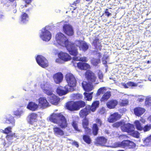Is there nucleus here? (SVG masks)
I'll return each instance as SVG.
<instances>
[{"instance_id":"f257e3e1","label":"nucleus","mask_w":151,"mask_h":151,"mask_svg":"<svg viewBox=\"0 0 151 151\" xmlns=\"http://www.w3.org/2000/svg\"><path fill=\"white\" fill-rule=\"evenodd\" d=\"M55 39L58 45L65 47L70 55H75L77 54V50L75 44L69 42L68 39L63 33H58L56 35Z\"/></svg>"},{"instance_id":"f03ea898","label":"nucleus","mask_w":151,"mask_h":151,"mask_svg":"<svg viewBox=\"0 0 151 151\" xmlns=\"http://www.w3.org/2000/svg\"><path fill=\"white\" fill-rule=\"evenodd\" d=\"M65 78L68 85L65 87V90L61 86L58 87L56 90L57 93L60 96L65 95L68 92L73 91L74 90V87L76 85V81L73 74L71 73H68L66 75Z\"/></svg>"},{"instance_id":"7ed1b4c3","label":"nucleus","mask_w":151,"mask_h":151,"mask_svg":"<svg viewBox=\"0 0 151 151\" xmlns=\"http://www.w3.org/2000/svg\"><path fill=\"white\" fill-rule=\"evenodd\" d=\"M49 119L51 122L58 124L62 128H65L67 127L66 119L61 113L52 114Z\"/></svg>"},{"instance_id":"20e7f679","label":"nucleus","mask_w":151,"mask_h":151,"mask_svg":"<svg viewBox=\"0 0 151 151\" xmlns=\"http://www.w3.org/2000/svg\"><path fill=\"white\" fill-rule=\"evenodd\" d=\"M99 104L100 103L99 101H96L93 103L91 106H86L85 108L81 111L79 113L80 116L82 118H86L91 111L92 112L95 111L99 107Z\"/></svg>"},{"instance_id":"39448f33","label":"nucleus","mask_w":151,"mask_h":151,"mask_svg":"<svg viewBox=\"0 0 151 151\" xmlns=\"http://www.w3.org/2000/svg\"><path fill=\"white\" fill-rule=\"evenodd\" d=\"M85 105V103L82 101L76 102L71 101L67 103L66 106L68 109L74 111L78 110L80 108L84 107Z\"/></svg>"},{"instance_id":"423d86ee","label":"nucleus","mask_w":151,"mask_h":151,"mask_svg":"<svg viewBox=\"0 0 151 151\" xmlns=\"http://www.w3.org/2000/svg\"><path fill=\"white\" fill-rule=\"evenodd\" d=\"M113 145L114 147H127L133 149H134L136 147V145L134 142L129 140H124L122 142H116Z\"/></svg>"},{"instance_id":"0eeeda50","label":"nucleus","mask_w":151,"mask_h":151,"mask_svg":"<svg viewBox=\"0 0 151 151\" xmlns=\"http://www.w3.org/2000/svg\"><path fill=\"white\" fill-rule=\"evenodd\" d=\"M48 27H45L40 30V38L43 41H48L51 39V35L48 30Z\"/></svg>"},{"instance_id":"6e6552de","label":"nucleus","mask_w":151,"mask_h":151,"mask_svg":"<svg viewBox=\"0 0 151 151\" xmlns=\"http://www.w3.org/2000/svg\"><path fill=\"white\" fill-rule=\"evenodd\" d=\"M37 114L34 113L30 114L28 116V122L29 124L31 125V127L33 129H35V127L37 126Z\"/></svg>"},{"instance_id":"1a4fd4ad","label":"nucleus","mask_w":151,"mask_h":151,"mask_svg":"<svg viewBox=\"0 0 151 151\" xmlns=\"http://www.w3.org/2000/svg\"><path fill=\"white\" fill-rule=\"evenodd\" d=\"M1 120L2 123L12 124V127L15 125V120L14 117L10 115L4 116L1 118Z\"/></svg>"},{"instance_id":"9d476101","label":"nucleus","mask_w":151,"mask_h":151,"mask_svg":"<svg viewBox=\"0 0 151 151\" xmlns=\"http://www.w3.org/2000/svg\"><path fill=\"white\" fill-rule=\"evenodd\" d=\"M36 61L38 65L42 68H45L48 66V62L47 59L42 55H37L36 58Z\"/></svg>"},{"instance_id":"9b49d317","label":"nucleus","mask_w":151,"mask_h":151,"mask_svg":"<svg viewBox=\"0 0 151 151\" xmlns=\"http://www.w3.org/2000/svg\"><path fill=\"white\" fill-rule=\"evenodd\" d=\"M40 86L47 94H51L52 93V90L51 89V85L49 82L44 81L41 84Z\"/></svg>"},{"instance_id":"f8f14e48","label":"nucleus","mask_w":151,"mask_h":151,"mask_svg":"<svg viewBox=\"0 0 151 151\" xmlns=\"http://www.w3.org/2000/svg\"><path fill=\"white\" fill-rule=\"evenodd\" d=\"M75 47H79L83 51H86L88 48V46L87 44L84 41L77 40L75 42Z\"/></svg>"},{"instance_id":"ddd939ff","label":"nucleus","mask_w":151,"mask_h":151,"mask_svg":"<svg viewBox=\"0 0 151 151\" xmlns=\"http://www.w3.org/2000/svg\"><path fill=\"white\" fill-rule=\"evenodd\" d=\"M121 129L122 131L129 133L134 129V125L129 123L124 124L121 126Z\"/></svg>"},{"instance_id":"4468645a","label":"nucleus","mask_w":151,"mask_h":151,"mask_svg":"<svg viewBox=\"0 0 151 151\" xmlns=\"http://www.w3.org/2000/svg\"><path fill=\"white\" fill-rule=\"evenodd\" d=\"M47 95L48 96V100L51 103L54 105H57L58 104L60 99L53 93L52 91L51 94H47Z\"/></svg>"},{"instance_id":"2eb2a0df","label":"nucleus","mask_w":151,"mask_h":151,"mask_svg":"<svg viewBox=\"0 0 151 151\" xmlns=\"http://www.w3.org/2000/svg\"><path fill=\"white\" fill-rule=\"evenodd\" d=\"M64 32L69 36H72L74 34L73 29L72 26L69 24H65L63 27Z\"/></svg>"},{"instance_id":"dca6fc26","label":"nucleus","mask_w":151,"mask_h":151,"mask_svg":"<svg viewBox=\"0 0 151 151\" xmlns=\"http://www.w3.org/2000/svg\"><path fill=\"white\" fill-rule=\"evenodd\" d=\"M86 76L90 83H95L96 77L95 76L94 74L91 71L87 70L86 73Z\"/></svg>"},{"instance_id":"f3484780","label":"nucleus","mask_w":151,"mask_h":151,"mask_svg":"<svg viewBox=\"0 0 151 151\" xmlns=\"http://www.w3.org/2000/svg\"><path fill=\"white\" fill-rule=\"evenodd\" d=\"M53 78L55 83L57 84H58L61 82L63 79V75L61 73L58 72L53 75Z\"/></svg>"},{"instance_id":"a211bd4d","label":"nucleus","mask_w":151,"mask_h":151,"mask_svg":"<svg viewBox=\"0 0 151 151\" xmlns=\"http://www.w3.org/2000/svg\"><path fill=\"white\" fill-rule=\"evenodd\" d=\"M120 117V114L117 112H115L110 115L108 118V121L109 122L113 123L119 119Z\"/></svg>"},{"instance_id":"6ab92c4d","label":"nucleus","mask_w":151,"mask_h":151,"mask_svg":"<svg viewBox=\"0 0 151 151\" xmlns=\"http://www.w3.org/2000/svg\"><path fill=\"white\" fill-rule=\"evenodd\" d=\"M58 56L61 59L65 61L69 60L71 58L69 54L62 52L59 53Z\"/></svg>"},{"instance_id":"aec40b11","label":"nucleus","mask_w":151,"mask_h":151,"mask_svg":"<svg viewBox=\"0 0 151 151\" xmlns=\"http://www.w3.org/2000/svg\"><path fill=\"white\" fill-rule=\"evenodd\" d=\"M29 19L28 14L24 12L22 13L20 17V23L21 24H26L27 23Z\"/></svg>"},{"instance_id":"412c9836","label":"nucleus","mask_w":151,"mask_h":151,"mask_svg":"<svg viewBox=\"0 0 151 151\" xmlns=\"http://www.w3.org/2000/svg\"><path fill=\"white\" fill-rule=\"evenodd\" d=\"M49 103L45 98H40L39 99V105L43 108L48 106Z\"/></svg>"},{"instance_id":"4be33fe9","label":"nucleus","mask_w":151,"mask_h":151,"mask_svg":"<svg viewBox=\"0 0 151 151\" xmlns=\"http://www.w3.org/2000/svg\"><path fill=\"white\" fill-rule=\"evenodd\" d=\"M82 86L83 89L86 91H90L93 89L92 86L86 81H83L82 83Z\"/></svg>"},{"instance_id":"5701e85b","label":"nucleus","mask_w":151,"mask_h":151,"mask_svg":"<svg viewBox=\"0 0 151 151\" xmlns=\"http://www.w3.org/2000/svg\"><path fill=\"white\" fill-rule=\"evenodd\" d=\"M118 102L115 100H111L106 103L107 107L110 109H114L118 104Z\"/></svg>"},{"instance_id":"b1692460","label":"nucleus","mask_w":151,"mask_h":151,"mask_svg":"<svg viewBox=\"0 0 151 151\" xmlns=\"http://www.w3.org/2000/svg\"><path fill=\"white\" fill-rule=\"evenodd\" d=\"M38 107V105L33 102H29L27 105V109L32 111L36 110Z\"/></svg>"},{"instance_id":"393cba45","label":"nucleus","mask_w":151,"mask_h":151,"mask_svg":"<svg viewBox=\"0 0 151 151\" xmlns=\"http://www.w3.org/2000/svg\"><path fill=\"white\" fill-rule=\"evenodd\" d=\"M77 66L80 69L86 70L90 68V65L86 63L79 62L77 63Z\"/></svg>"},{"instance_id":"a878e982","label":"nucleus","mask_w":151,"mask_h":151,"mask_svg":"<svg viewBox=\"0 0 151 151\" xmlns=\"http://www.w3.org/2000/svg\"><path fill=\"white\" fill-rule=\"evenodd\" d=\"M145 111V109L141 107H137L134 109V112L135 114L138 116L142 115Z\"/></svg>"},{"instance_id":"bb28decb","label":"nucleus","mask_w":151,"mask_h":151,"mask_svg":"<svg viewBox=\"0 0 151 151\" xmlns=\"http://www.w3.org/2000/svg\"><path fill=\"white\" fill-rule=\"evenodd\" d=\"M55 134L58 137L64 134L63 131L58 127H55L53 128Z\"/></svg>"},{"instance_id":"cd10ccee","label":"nucleus","mask_w":151,"mask_h":151,"mask_svg":"<svg viewBox=\"0 0 151 151\" xmlns=\"http://www.w3.org/2000/svg\"><path fill=\"white\" fill-rule=\"evenodd\" d=\"M77 50V49L76 48ZM77 54L75 55H73L74 56L73 57V63H75L74 62L76 61H80L82 62H86L88 59L86 57H77L76 56L78 54V51H77Z\"/></svg>"},{"instance_id":"c85d7f7f","label":"nucleus","mask_w":151,"mask_h":151,"mask_svg":"<svg viewBox=\"0 0 151 151\" xmlns=\"http://www.w3.org/2000/svg\"><path fill=\"white\" fill-rule=\"evenodd\" d=\"M107 140L104 137H101L96 139V143L101 145H104L106 143Z\"/></svg>"},{"instance_id":"c756f323","label":"nucleus","mask_w":151,"mask_h":151,"mask_svg":"<svg viewBox=\"0 0 151 151\" xmlns=\"http://www.w3.org/2000/svg\"><path fill=\"white\" fill-rule=\"evenodd\" d=\"M111 95V93L110 91H107L102 96L101 99V101H107L109 99Z\"/></svg>"},{"instance_id":"7c9ffc66","label":"nucleus","mask_w":151,"mask_h":151,"mask_svg":"<svg viewBox=\"0 0 151 151\" xmlns=\"http://www.w3.org/2000/svg\"><path fill=\"white\" fill-rule=\"evenodd\" d=\"M92 45H93L95 48L97 49L101 48V44L98 38H95V39L93 41Z\"/></svg>"},{"instance_id":"2f4dec72","label":"nucleus","mask_w":151,"mask_h":151,"mask_svg":"<svg viewBox=\"0 0 151 151\" xmlns=\"http://www.w3.org/2000/svg\"><path fill=\"white\" fill-rule=\"evenodd\" d=\"M6 137L8 141L11 143L13 142V140L14 139L17 138V136L15 135V133H14V134H8Z\"/></svg>"},{"instance_id":"473e14b6","label":"nucleus","mask_w":151,"mask_h":151,"mask_svg":"<svg viewBox=\"0 0 151 151\" xmlns=\"http://www.w3.org/2000/svg\"><path fill=\"white\" fill-rule=\"evenodd\" d=\"M144 144L146 146L151 145V135L143 140Z\"/></svg>"},{"instance_id":"72a5a7b5","label":"nucleus","mask_w":151,"mask_h":151,"mask_svg":"<svg viewBox=\"0 0 151 151\" xmlns=\"http://www.w3.org/2000/svg\"><path fill=\"white\" fill-rule=\"evenodd\" d=\"M134 124L137 129L140 131L142 130V127L141 124L138 120H136L134 122Z\"/></svg>"},{"instance_id":"f704fd0d","label":"nucleus","mask_w":151,"mask_h":151,"mask_svg":"<svg viewBox=\"0 0 151 151\" xmlns=\"http://www.w3.org/2000/svg\"><path fill=\"white\" fill-rule=\"evenodd\" d=\"M93 93L91 92L90 93H88L85 92L84 93V96L86 98V100L88 101H90L91 100L92 97Z\"/></svg>"},{"instance_id":"c9c22d12","label":"nucleus","mask_w":151,"mask_h":151,"mask_svg":"<svg viewBox=\"0 0 151 151\" xmlns=\"http://www.w3.org/2000/svg\"><path fill=\"white\" fill-rule=\"evenodd\" d=\"M99 129L97 124H93V134L96 135L98 133Z\"/></svg>"},{"instance_id":"e433bc0d","label":"nucleus","mask_w":151,"mask_h":151,"mask_svg":"<svg viewBox=\"0 0 151 151\" xmlns=\"http://www.w3.org/2000/svg\"><path fill=\"white\" fill-rule=\"evenodd\" d=\"M106 90V89L105 87L100 88L98 90L96 95L97 96L100 95L101 94H103Z\"/></svg>"},{"instance_id":"4c0bfd02","label":"nucleus","mask_w":151,"mask_h":151,"mask_svg":"<svg viewBox=\"0 0 151 151\" xmlns=\"http://www.w3.org/2000/svg\"><path fill=\"white\" fill-rule=\"evenodd\" d=\"M83 139L88 144L91 143V139L89 136L86 135H84L83 136Z\"/></svg>"},{"instance_id":"58836bf2","label":"nucleus","mask_w":151,"mask_h":151,"mask_svg":"<svg viewBox=\"0 0 151 151\" xmlns=\"http://www.w3.org/2000/svg\"><path fill=\"white\" fill-rule=\"evenodd\" d=\"M99 59L93 58L91 60V63L94 66H96L100 63Z\"/></svg>"},{"instance_id":"ea45409f","label":"nucleus","mask_w":151,"mask_h":151,"mask_svg":"<svg viewBox=\"0 0 151 151\" xmlns=\"http://www.w3.org/2000/svg\"><path fill=\"white\" fill-rule=\"evenodd\" d=\"M145 104L147 106H151V97L148 96L146 98Z\"/></svg>"},{"instance_id":"a19ab883","label":"nucleus","mask_w":151,"mask_h":151,"mask_svg":"<svg viewBox=\"0 0 151 151\" xmlns=\"http://www.w3.org/2000/svg\"><path fill=\"white\" fill-rule=\"evenodd\" d=\"M23 113V111L21 109H19L14 112V115L16 116H20Z\"/></svg>"},{"instance_id":"79ce46f5","label":"nucleus","mask_w":151,"mask_h":151,"mask_svg":"<svg viewBox=\"0 0 151 151\" xmlns=\"http://www.w3.org/2000/svg\"><path fill=\"white\" fill-rule=\"evenodd\" d=\"M151 129V124H147L145 125L144 127H142V130L144 132L149 131Z\"/></svg>"},{"instance_id":"37998d69","label":"nucleus","mask_w":151,"mask_h":151,"mask_svg":"<svg viewBox=\"0 0 151 151\" xmlns=\"http://www.w3.org/2000/svg\"><path fill=\"white\" fill-rule=\"evenodd\" d=\"M130 133L134 137L137 138L139 137V133L137 131H135L134 129Z\"/></svg>"},{"instance_id":"c03bdc74","label":"nucleus","mask_w":151,"mask_h":151,"mask_svg":"<svg viewBox=\"0 0 151 151\" xmlns=\"http://www.w3.org/2000/svg\"><path fill=\"white\" fill-rule=\"evenodd\" d=\"M73 98L74 99H79L82 98V95L80 93L74 94L73 95Z\"/></svg>"},{"instance_id":"a18cd8bd","label":"nucleus","mask_w":151,"mask_h":151,"mask_svg":"<svg viewBox=\"0 0 151 151\" xmlns=\"http://www.w3.org/2000/svg\"><path fill=\"white\" fill-rule=\"evenodd\" d=\"M72 125L75 129L79 132L80 131V130L78 129L76 122L73 121L72 122Z\"/></svg>"},{"instance_id":"49530a36","label":"nucleus","mask_w":151,"mask_h":151,"mask_svg":"<svg viewBox=\"0 0 151 151\" xmlns=\"http://www.w3.org/2000/svg\"><path fill=\"white\" fill-rule=\"evenodd\" d=\"M12 128L10 127H9L6 128L4 130L5 133L8 134L12 132Z\"/></svg>"},{"instance_id":"de8ad7c7","label":"nucleus","mask_w":151,"mask_h":151,"mask_svg":"<svg viewBox=\"0 0 151 151\" xmlns=\"http://www.w3.org/2000/svg\"><path fill=\"white\" fill-rule=\"evenodd\" d=\"M88 120L85 119L83 122V128H86L88 127Z\"/></svg>"},{"instance_id":"09e8293b","label":"nucleus","mask_w":151,"mask_h":151,"mask_svg":"<svg viewBox=\"0 0 151 151\" xmlns=\"http://www.w3.org/2000/svg\"><path fill=\"white\" fill-rule=\"evenodd\" d=\"M127 85L129 86H136L137 84L132 82H130L127 83Z\"/></svg>"},{"instance_id":"8fccbe9b","label":"nucleus","mask_w":151,"mask_h":151,"mask_svg":"<svg viewBox=\"0 0 151 151\" xmlns=\"http://www.w3.org/2000/svg\"><path fill=\"white\" fill-rule=\"evenodd\" d=\"M98 77L99 79L100 80V81L101 82H103V74L101 72L99 73Z\"/></svg>"},{"instance_id":"3c124183","label":"nucleus","mask_w":151,"mask_h":151,"mask_svg":"<svg viewBox=\"0 0 151 151\" xmlns=\"http://www.w3.org/2000/svg\"><path fill=\"white\" fill-rule=\"evenodd\" d=\"M128 103V101L127 100H122L121 104V106H124L127 105Z\"/></svg>"},{"instance_id":"603ef678","label":"nucleus","mask_w":151,"mask_h":151,"mask_svg":"<svg viewBox=\"0 0 151 151\" xmlns=\"http://www.w3.org/2000/svg\"><path fill=\"white\" fill-rule=\"evenodd\" d=\"M96 122L99 126H101L102 124V121L99 119L97 118L96 120Z\"/></svg>"},{"instance_id":"864d4df0","label":"nucleus","mask_w":151,"mask_h":151,"mask_svg":"<svg viewBox=\"0 0 151 151\" xmlns=\"http://www.w3.org/2000/svg\"><path fill=\"white\" fill-rule=\"evenodd\" d=\"M119 138L122 139H126L128 138V136L126 135L122 134L119 136Z\"/></svg>"},{"instance_id":"5fc2aeb1","label":"nucleus","mask_w":151,"mask_h":151,"mask_svg":"<svg viewBox=\"0 0 151 151\" xmlns=\"http://www.w3.org/2000/svg\"><path fill=\"white\" fill-rule=\"evenodd\" d=\"M84 128L85 129V131L86 133L88 134L90 132L91 130L90 129H89L88 127H86V128Z\"/></svg>"},{"instance_id":"6e6d98bb","label":"nucleus","mask_w":151,"mask_h":151,"mask_svg":"<svg viewBox=\"0 0 151 151\" xmlns=\"http://www.w3.org/2000/svg\"><path fill=\"white\" fill-rule=\"evenodd\" d=\"M105 13L108 17H109L111 15V14L108 11V9H106V10L105 12Z\"/></svg>"},{"instance_id":"4d7b16f0","label":"nucleus","mask_w":151,"mask_h":151,"mask_svg":"<svg viewBox=\"0 0 151 151\" xmlns=\"http://www.w3.org/2000/svg\"><path fill=\"white\" fill-rule=\"evenodd\" d=\"M73 144L78 147L79 146L77 142L74 141L73 143Z\"/></svg>"},{"instance_id":"13d9d810","label":"nucleus","mask_w":151,"mask_h":151,"mask_svg":"<svg viewBox=\"0 0 151 151\" xmlns=\"http://www.w3.org/2000/svg\"><path fill=\"white\" fill-rule=\"evenodd\" d=\"M122 86L123 87L125 88H128V86H127V84H126L125 83H122Z\"/></svg>"},{"instance_id":"bf43d9fd","label":"nucleus","mask_w":151,"mask_h":151,"mask_svg":"<svg viewBox=\"0 0 151 151\" xmlns=\"http://www.w3.org/2000/svg\"><path fill=\"white\" fill-rule=\"evenodd\" d=\"M96 55L99 59L101 58V54L100 52H98Z\"/></svg>"},{"instance_id":"052dcab7","label":"nucleus","mask_w":151,"mask_h":151,"mask_svg":"<svg viewBox=\"0 0 151 151\" xmlns=\"http://www.w3.org/2000/svg\"><path fill=\"white\" fill-rule=\"evenodd\" d=\"M80 0H77L76 1H74L73 4V5H76V4L79 3Z\"/></svg>"},{"instance_id":"680f3d73","label":"nucleus","mask_w":151,"mask_h":151,"mask_svg":"<svg viewBox=\"0 0 151 151\" xmlns=\"http://www.w3.org/2000/svg\"><path fill=\"white\" fill-rule=\"evenodd\" d=\"M104 58H103V60H102V62H103V64H104L106 66H107V65H106V64L107 63V61L105 60H104Z\"/></svg>"},{"instance_id":"e2e57ef3","label":"nucleus","mask_w":151,"mask_h":151,"mask_svg":"<svg viewBox=\"0 0 151 151\" xmlns=\"http://www.w3.org/2000/svg\"><path fill=\"white\" fill-rule=\"evenodd\" d=\"M144 98H139L138 99V100L140 102H142L144 100Z\"/></svg>"},{"instance_id":"0e129e2a","label":"nucleus","mask_w":151,"mask_h":151,"mask_svg":"<svg viewBox=\"0 0 151 151\" xmlns=\"http://www.w3.org/2000/svg\"><path fill=\"white\" fill-rule=\"evenodd\" d=\"M4 16L3 14H0V20H1V19H4Z\"/></svg>"},{"instance_id":"69168bd1","label":"nucleus","mask_w":151,"mask_h":151,"mask_svg":"<svg viewBox=\"0 0 151 151\" xmlns=\"http://www.w3.org/2000/svg\"><path fill=\"white\" fill-rule=\"evenodd\" d=\"M32 0H26V2L27 4H29L32 2Z\"/></svg>"},{"instance_id":"338daca9","label":"nucleus","mask_w":151,"mask_h":151,"mask_svg":"<svg viewBox=\"0 0 151 151\" xmlns=\"http://www.w3.org/2000/svg\"><path fill=\"white\" fill-rule=\"evenodd\" d=\"M115 124L117 125V126H121L122 124L121 123H116Z\"/></svg>"},{"instance_id":"774afa93","label":"nucleus","mask_w":151,"mask_h":151,"mask_svg":"<svg viewBox=\"0 0 151 151\" xmlns=\"http://www.w3.org/2000/svg\"><path fill=\"white\" fill-rule=\"evenodd\" d=\"M148 80L149 81H151V75L149 76L148 78Z\"/></svg>"}]
</instances>
